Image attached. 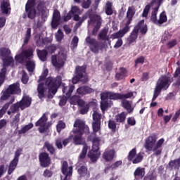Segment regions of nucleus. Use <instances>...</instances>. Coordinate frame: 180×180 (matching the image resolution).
Returning <instances> with one entry per match:
<instances>
[{
    "mask_svg": "<svg viewBox=\"0 0 180 180\" xmlns=\"http://www.w3.org/2000/svg\"><path fill=\"white\" fill-rule=\"evenodd\" d=\"M32 97H30L29 95L24 94L20 101L13 104L11 106L10 110L11 113H16L19 109L23 110V109L30 108V105H32Z\"/></svg>",
    "mask_w": 180,
    "mask_h": 180,
    "instance_id": "8",
    "label": "nucleus"
},
{
    "mask_svg": "<svg viewBox=\"0 0 180 180\" xmlns=\"http://www.w3.org/2000/svg\"><path fill=\"white\" fill-rule=\"evenodd\" d=\"M70 98L71 105H77V103L81 98V97L79 96H77V95L72 96V97H70Z\"/></svg>",
    "mask_w": 180,
    "mask_h": 180,
    "instance_id": "57",
    "label": "nucleus"
},
{
    "mask_svg": "<svg viewBox=\"0 0 180 180\" xmlns=\"http://www.w3.org/2000/svg\"><path fill=\"white\" fill-rule=\"evenodd\" d=\"M98 40H103L104 41H109V37L108 36V30L103 29L98 35Z\"/></svg>",
    "mask_w": 180,
    "mask_h": 180,
    "instance_id": "32",
    "label": "nucleus"
},
{
    "mask_svg": "<svg viewBox=\"0 0 180 180\" xmlns=\"http://www.w3.org/2000/svg\"><path fill=\"white\" fill-rule=\"evenodd\" d=\"M103 158L106 162L113 160V158H115V150H109L105 151L103 154Z\"/></svg>",
    "mask_w": 180,
    "mask_h": 180,
    "instance_id": "23",
    "label": "nucleus"
},
{
    "mask_svg": "<svg viewBox=\"0 0 180 180\" xmlns=\"http://www.w3.org/2000/svg\"><path fill=\"white\" fill-rule=\"evenodd\" d=\"M133 96V92L130 91L125 94H121V100L124 101L126 99H129L130 98H132Z\"/></svg>",
    "mask_w": 180,
    "mask_h": 180,
    "instance_id": "60",
    "label": "nucleus"
},
{
    "mask_svg": "<svg viewBox=\"0 0 180 180\" xmlns=\"http://www.w3.org/2000/svg\"><path fill=\"white\" fill-rule=\"evenodd\" d=\"M74 89H75V86L74 85H70L66 86L63 85V88L62 91H63V93L65 95V96L68 98H71V95L72 92H74Z\"/></svg>",
    "mask_w": 180,
    "mask_h": 180,
    "instance_id": "25",
    "label": "nucleus"
},
{
    "mask_svg": "<svg viewBox=\"0 0 180 180\" xmlns=\"http://www.w3.org/2000/svg\"><path fill=\"white\" fill-rule=\"evenodd\" d=\"M92 150L91 151H93L94 153H98V151H99V143H101V138L95 137L92 140Z\"/></svg>",
    "mask_w": 180,
    "mask_h": 180,
    "instance_id": "29",
    "label": "nucleus"
},
{
    "mask_svg": "<svg viewBox=\"0 0 180 180\" xmlns=\"http://www.w3.org/2000/svg\"><path fill=\"white\" fill-rule=\"evenodd\" d=\"M60 20L55 18H52V21L51 22V26L52 29H57L60 25Z\"/></svg>",
    "mask_w": 180,
    "mask_h": 180,
    "instance_id": "59",
    "label": "nucleus"
},
{
    "mask_svg": "<svg viewBox=\"0 0 180 180\" xmlns=\"http://www.w3.org/2000/svg\"><path fill=\"white\" fill-rule=\"evenodd\" d=\"M134 15H136V7L134 6H129L127 11V21L125 24V26L120 30L118 32L113 33L112 34V39H119V37H123L124 34L129 33L130 32V24L133 21V18H134Z\"/></svg>",
    "mask_w": 180,
    "mask_h": 180,
    "instance_id": "4",
    "label": "nucleus"
},
{
    "mask_svg": "<svg viewBox=\"0 0 180 180\" xmlns=\"http://www.w3.org/2000/svg\"><path fill=\"white\" fill-rule=\"evenodd\" d=\"M167 20H168V18L167 17V13H165V11H162L160 14L158 25H162L167 22Z\"/></svg>",
    "mask_w": 180,
    "mask_h": 180,
    "instance_id": "40",
    "label": "nucleus"
},
{
    "mask_svg": "<svg viewBox=\"0 0 180 180\" xmlns=\"http://www.w3.org/2000/svg\"><path fill=\"white\" fill-rule=\"evenodd\" d=\"M172 37L171 34L169 32H165L162 36L161 39L162 43H165V41L170 40Z\"/></svg>",
    "mask_w": 180,
    "mask_h": 180,
    "instance_id": "58",
    "label": "nucleus"
},
{
    "mask_svg": "<svg viewBox=\"0 0 180 180\" xmlns=\"http://www.w3.org/2000/svg\"><path fill=\"white\" fill-rule=\"evenodd\" d=\"M37 11L34 7H25V12L22 14V19H31L33 20L36 19Z\"/></svg>",
    "mask_w": 180,
    "mask_h": 180,
    "instance_id": "18",
    "label": "nucleus"
},
{
    "mask_svg": "<svg viewBox=\"0 0 180 180\" xmlns=\"http://www.w3.org/2000/svg\"><path fill=\"white\" fill-rule=\"evenodd\" d=\"M143 158L144 157L143 156V155L139 153L134 159H132L131 161L133 164H139L141 162V161H143Z\"/></svg>",
    "mask_w": 180,
    "mask_h": 180,
    "instance_id": "53",
    "label": "nucleus"
},
{
    "mask_svg": "<svg viewBox=\"0 0 180 180\" xmlns=\"http://www.w3.org/2000/svg\"><path fill=\"white\" fill-rule=\"evenodd\" d=\"M22 89H20V84L15 82L8 85L6 89H4L1 92L0 101L4 102L8 101L11 95H20Z\"/></svg>",
    "mask_w": 180,
    "mask_h": 180,
    "instance_id": "5",
    "label": "nucleus"
},
{
    "mask_svg": "<svg viewBox=\"0 0 180 180\" xmlns=\"http://www.w3.org/2000/svg\"><path fill=\"white\" fill-rule=\"evenodd\" d=\"M100 108L102 111V113H105L108 108H109V103L108 101H103L101 102Z\"/></svg>",
    "mask_w": 180,
    "mask_h": 180,
    "instance_id": "48",
    "label": "nucleus"
},
{
    "mask_svg": "<svg viewBox=\"0 0 180 180\" xmlns=\"http://www.w3.org/2000/svg\"><path fill=\"white\" fill-rule=\"evenodd\" d=\"M143 23H144V20H140L134 27L132 32L130 33V35L127 38L128 46H131V44L136 43V40H137V38L139 37V31L140 30Z\"/></svg>",
    "mask_w": 180,
    "mask_h": 180,
    "instance_id": "13",
    "label": "nucleus"
},
{
    "mask_svg": "<svg viewBox=\"0 0 180 180\" xmlns=\"http://www.w3.org/2000/svg\"><path fill=\"white\" fill-rule=\"evenodd\" d=\"M37 92L39 99H43V98H44V92H46V89H44V83L41 82L38 84Z\"/></svg>",
    "mask_w": 180,
    "mask_h": 180,
    "instance_id": "31",
    "label": "nucleus"
},
{
    "mask_svg": "<svg viewBox=\"0 0 180 180\" xmlns=\"http://www.w3.org/2000/svg\"><path fill=\"white\" fill-rule=\"evenodd\" d=\"M57 50V46L54 44H51L46 47V51L48 53H50V54H53V53H56V51Z\"/></svg>",
    "mask_w": 180,
    "mask_h": 180,
    "instance_id": "56",
    "label": "nucleus"
},
{
    "mask_svg": "<svg viewBox=\"0 0 180 180\" xmlns=\"http://www.w3.org/2000/svg\"><path fill=\"white\" fill-rule=\"evenodd\" d=\"M52 65L56 70H61L67 61V55L62 53L57 55H53L51 57Z\"/></svg>",
    "mask_w": 180,
    "mask_h": 180,
    "instance_id": "10",
    "label": "nucleus"
},
{
    "mask_svg": "<svg viewBox=\"0 0 180 180\" xmlns=\"http://www.w3.org/2000/svg\"><path fill=\"white\" fill-rule=\"evenodd\" d=\"M23 149L22 148H19L15 152L14 158L11 161L8 169V175H11V174L18 167V164H19V158L22 155V152Z\"/></svg>",
    "mask_w": 180,
    "mask_h": 180,
    "instance_id": "12",
    "label": "nucleus"
},
{
    "mask_svg": "<svg viewBox=\"0 0 180 180\" xmlns=\"http://www.w3.org/2000/svg\"><path fill=\"white\" fill-rule=\"evenodd\" d=\"M61 172L63 175H65L63 180H67L68 176L72 175V166L68 167V162L63 161L61 165Z\"/></svg>",
    "mask_w": 180,
    "mask_h": 180,
    "instance_id": "17",
    "label": "nucleus"
},
{
    "mask_svg": "<svg viewBox=\"0 0 180 180\" xmlns=\"http://www.w3.org/2000/svg\"><path fill=\"white\" fill-rule=\"evenodd\" d=\"M14 60L12 56L3 58L4 68L0 71V88L5 84L6 79V68L9 67L11 64H13Z\"/></svg>",
    "mask_w": 180,
    "mask_h": 180,
    "instance_id": "11",
    "label": "nucleus"
},
{
    "mask_svg": "<svg viewBox=\"0 0 180 180\" xmlns=\"http://www.w3.org/2000/svg\"><path fill=\"white\" fill-rule=\"evenodd\" d=\"M21 53L24 58H29L30 57H32V56H33V49L24 50Z\"/></svg>",
    "mask_w": 180,
    "mask_h": 180,
    "instance_id": "46",
    "label": "nucleus"
},
{
    "mask_svg": "<svg viewBox=\"0 0 180 180\" xmlns=\"http://www.w3.org/2000/svg\"><path fill=\"white\" fill-rule=\"evenodd\" d=\"M65 129V123L63 120L58 121L56 125V130L58 133H61V130Z\"/></svg>",
    "mask_w": 180,
    "mask_h": 180,
    "instance_id": "47",
    "label": "nucleus"
},
{
    "mask_svg": "<svg viewBox=\"0 0 180 180\" xmlns=\"http://www.w3.org/2000/svg\"><path fill=\"white\" fill-rule=\"evenodd\" d=\"M21 82H22L24 84H26L27 82H29V75H27V73L25 70H22Z\"/></svg>",
    "mask_w": 180,
    "mask_h": 180,
    "instance_id": "52",
    "label": "nucleus"
},
{
    "mask_svg": "<svg viewBox=\"0 0 180 180\" xmlns=\"http://www.w3.org/2000/svg\"><path fill=\"white\" fill-rule=\"evenodd\" d=\"M0 9L3 15H11V3L3 1L1 4Z\"/></svg>",
    "mask_w": 180,
    "mask_h": 180,
    "instance_id": "21",
    "label": "nucleus"
},
{
    "mask_svg": "<svg viewBox=\"0 0 180 180\" xmlns=\"http://www.w3.org/2000/svg\"><path fill=\"white\" fill-rule=\"evenodd\" d=\"M122 106L127 110V113H133L134 112V107L131 106V103L129 100H122Z\"/></svg>",
    "mask_w": 180,
    "mask_h": 180,
    "instance_id": "24",
    "label": "nucleus"
},
{
    "mask_svg": "<svg viewBox=\"0 0 180 180\" xmlns=\"http://www.w3.org/2000/svg\"><path fill=\"white\" fill-rule=\"evenodd\" d=\"M93 92H95V90L88 86H82L77 89V94H78V95H79L80 96H84V95L93 94Z\"/></svg>",
    "mask_w": 180,
    "mask_h": 180,
    "instance_id": "20",
    "label": "nucleus"
},
{
    "mask_svg": "<svg viewBox=\"0 0 180 180\" xmlns=\"http://www.w3.org/2000/svg\"><path fill=\"white\" fill-rule=\"evenodd\" d=\"M55 36L57 41H61L64 39V32L59 29Z\"/></svg>",
    "mask_w": 180,
    "mask_h": 180,
    "instance_id": "54",
    "label": "nucleus"
},
{
    "mask_svg": "<svg viewBox=\"0 0 180 180\" xmlns=\"http://www.w3.org/2000/svg\"><path fill=\"white\" fill-rule=\"evenodd\" d=\"M47 120H49V117L46 115V113H44L39 120L35 122L36 127H39L38 129L39 133L43 134L49 131V129L53 123L51 121L47 122Z\"/></svg>",
    "mask_w": 180,
    "mask_h": 180,
    "instance_id": "9",
    "label": "nucleus"
},
{
    "mask_svg": "<svg viewBox=\"0 0 180 180\" xmlns=\"http://www.w3.org/2000/svg\"><path fill=\"white\" fill-rule=\"evenodd\" d=\"M86 19H88V17L86 15V13H85V15H84L82 18V19H80L75 25V27H76V29H78V27H81V25H82V23H84V21L86 20Z\"/></svg>",
    "mask_w": 180,
    "mask_h": 180,
    "instance_id": "51",
    "label": "nucleus"
},
{
    "mask_svg": "<svg viewBox=\"0 0 180 180\" xmlns=\"http://www.w3.org/2000/svg\"><path fill=\"white\" fill-rule=\"evenodd\" d=\"M44 147L46 148L51 155H56V148H54L53 144L50 143L49 141H46L44 144Z\"/></svg>",
    "mask_w": 180,
    "mask_h": 180,
    "instance_id": "30",
    "label": "nucleus"
},
{
    "mask_svg": "<svg viewBox=\"0 0 180 180\" xmlns=\"http://www.w3.org/2000/svg\"><path fill=\"white\" fill-rule=\"evenodd\" d=\"M32 37V28H27L25 34V37L24 39V44H27L30 38Z\"/></svg>",
    "mask_w": 180,
    "mask_h": 180,
    "instance_id": "43",
    "label": "nucleus"
},
{
    "mask_svg": "<svg viewBox=\"0 0 180 180\" xmlns=\"http://www.w3.org/2000/svg\"><path fill=\"white\" fill-rule=\"evenodd\" d=\"M31 129H33V123H30L22 127L21 129L18 131V134H25V133H27V131H29V130Z\"/></svg>",
    "mask_w": 180,
    "mask_h": 180,
    "instance_id": "39",
    "label": "nucleus"
},
{
    "mask_svg": "<svg viewBox=\"0 0 180 180\" xmlns=\"http://www.w3.org/2000/svg\"><path fill=\"white\" fill-rule=\"evenodd\" d=\"M158 137L157 134H152L145 141V148L147 151H153L154 155L158 157L162 154V145L165 142V139L162 138L158 141Z\"/></svg>",
    "mask_w": 180,
    "mask_h": 180,
    "instance_id": "2",
    "label": "nucleus"
},
{
    "mask_svg": "<svg viewBox=\"0 0 180 180\" xmlns=\"http://www.w3.org/2000/svg\"><path fill=\"white\" fill-rule=\"evenodd\" d=\"M109 99L110 101H119L122 100L120 93H115L113 91H110Z\"/></svg>",
    "mask_w": 180,
    "mask_h": 180,
    "instance_id": "41",
    "label": "nucleus"
},
{
    "mask_svg": "<svg viewBox=\"0 0 180 180\" xmlns=\"http://www.w3.org/2000/svg\"><path fill=\"white\" fill-rule=\"evenodd\" d=\"M62 82L63 79L61 76H57L56 77H49L45 80V86L47 87L49 92L56 95L58 88L61 86Z\"/></svg>",
    "mask_w": 180,
    "mask_h": 180,
    "instance_id": "6",
    "label": "nucleus"
},
{
    "mask_svg": "<svg viewBox=\"0 0 180 180\" xmlns=\"http://www.w3.org/2000/svg\"><path fill=\"white\" fill-rule=\"evenodd\" d=\"M176 44H178V40L176 39H174L169 41V42H167L166 46L167 49H174V47H175Z\"/></svg>",
    "mask_w": 180,
    "mask_h": 180,
    "instance_id": "50",
    "label": "nucleus"
},
{
    "mask_svg": "<svg viewBox=\"0 0 180 180\" xmlns=\"http://www.w3.org/2000/svg\"><path fill=\"white\" fill-rule=\"evenodd\" d=\"M36 67V63L34 60H28L26 63V68L29 72H33Z\"/></svg>",
    "mask_w": 180,
    "mask_h": 180,
    "instance_id": "42",
    "label": "nucleus"
},
{
    "mask_svg": "<svg viewBox=\"0 0 180 180\" xmlns=\"http://www.w3.org/2000/svg\"><path fill=\"white\" fill-rule=\"evenodd\" d=\"M100 155H101V154H99L96 152H93V151H90L88 153V157L92 161V162H96V161H98V159L99 158Z\"/></svg>",
    "mask_w": 180,
    "mask_h": 180,
    "instance_id": "38",
    "label": "nucleus"
},
{
    "mask_svg": "<svg viewBox=\"0 0 180 180\" xmlns=\"http://www.w3.org/2000/svg\"><path fill=\"white\" fill-rule=\"evenodd\" d=\"M108 129L111 130L112 133H116V130H117V124L116 123V121L110 119L108 120Z\"/></svg>",
    "mask_w": 180,
    "mask_h": 180,
    "instance_id": "34",
    "label": "nucleus"
},
{
    "mask_svg": "<svg viewBox=\"0 0 180 180\" xmlns=\"http://www.w3.org/2000/svg\"><path fill=\"white\" fill-rule=\"evenodd\" d=\"M126 112L124 111L122 112L121 113L117 114L115 115V122L117 123V124H124V122H126V117H127Z\"/></svg>",
    "mask_w": 180,
    "mask_h": 180,
    "instance_id": "27",
    "label": "nucleus"
},
{
    "mask_svg": "<svg viewBox=\"0 0 180 180\" xmlns=\"http://www.w3.org/2000/svg\"><path fill=\"white\" fill-rule=\"evenodd\" d=\"M85 40L86 43L89 44L91 51L94 53V54H98V53H99L100 47L99 41H96V39L91 38V37H87Z\"/></svg>",
    "mask_w": 180,
    "mask_h": 180,
    "instance_id": "16",
    "label": "nucleus"
},
{
    "mask_svg": "<svg viewBox=\"0 0 180 180\" xmlns=\"http://www.w3.org/2000/svg\"><path fill=\"white\" fill-rule=\"evenodd\" d=\"M74 127L79 128V130H86L88 126H85V123L81 121V120H77L74 123Z\"/></svg>",
    "mask_w": 180,
    "mask_h": 180,
    "instance_id": "35",
    "label": "nucleus"
},
{
    "mask_svg": "<svg viewBox=\"0 0 180 180\" xmlns=\"http://www.w3.org/2000/svg\"><path fill=\"white\" fill-rule=\"evenodd\" d=\"M101 119H102V114L94 109L93 112L92 129L95 136L101 130Z\"/></svg>",
    "mask_w": 180,
    "mask_h": 180,
    "instance_id": "14",
    "label": "nucleus"
},
{
    "mask_svg": "<svg viewBox=\"0 0 180 180\" xmlns=\"http://www.w3.org/2000/svg\"><path fill=\"white\" fill-rule=\"evenodd\" d=\"M13 102H15V97H13L10 101L8 103H5L2 108L1 110H4L5 113H6V110H8V109H9V106H11V105H12V103H13Z\"/></svg>",
    "mask_w": 180,
    "mask_h": 180,
    "instance_id": "49",
    "label": "nucleus"
},
{
    "mask_svg": "<svg viewBox=\"0 0 180 180\" xmlns=\"http://www.w3.org/2000/svg\"><path fill=\"white\" fill-rule=\"evenodd\" d=\"M75 75L72 79V84H78L79 82L83 84L88 82V75H86V65L76 66L75 70Z\"/></svg>",
    "mask_w": 180,
    "mask_h": 180,
    "instance_id": "7",
    "label": "nucleus"
},
{
    "mask_svg": "<svg viewBox=\"0 0 180 180\" xmlns=\"http://www.w3.org/2000/svg\"><path fill=\"white\" fill-rule=\"evenodd\" d=\"M136 154H137V149L134 148L131 150H130L128 154V156H127L128 161H132L136 157Z\"/></svg>",
    "mask_w": 180,
    "mask_h": 180,
    "instance_id": "44",
    "label": "nucleus"
},
{
    "mask_svg": "<svg viewBox=\"0 0 180 180\" xmlns=\"http://www.w3.org/2000/svg\"><path fill=\"white\" fill-rule=\"evenodd\" d=\"M105 13L108 16L113 15V4L110 1H107L105 6Z\"/></svg>",
    "mask_w": 180,
    "mask_h": 180,
    "instance_id": "28",
    "label": "nucleus"
},
{
    "mask_svg": "<svg viewBox=\"0 0 180 180\" xmlns=\"http://www.w3.org/2000/svg\"><path fill=\"white\" fill-rule=\"evenodd\" d=\"M75 134L73 137V144L75 146H83L82 150L78 156V161L81 162L86 158L88 153V144L84 141V133H89V127H86V129H75L73 131Z\"/></svg>",
    "mask_w": 180,
    "mask_h": 180,
    "instance_id": "1",
    "label": "nucleus"
},
{
    "mask_svg": "<svg viewBox=\"0 0 180 180\" xmlns=\"http://www.w3.org/2000/svg\"><path fill=\"white\" fill-rule=\"evenodd\" d=\"M78 172L80 176H86V174H88V168L86 166H82L78 169Z\"/></svg>",
    "mask_w": 180,
    "mask_h": 180,
    "instance_id": "45",
    "label": "nucleus"
},
{
    "mask_svg": "<svg viewBox=\"0 0 180 180\" xmlns=\"http://www.w3.org/2000/svg\"><path fill=\"white\" fill-rule=\"evenodd\" d=\"M0 56L3 58L11 57V49L8 48H1L0 49Z\"/></svg>",
    "mask_w": 180,
    "mask_h": 180,
    "instance_id": "37",
    "label": "nucleus"
},
{
    "mask_svg": "<svg viewBox=\"0 0 180 180\" xmlns=\"http://www.w3.org/2000/svg\"><path fill=\"white\" fill-rule=\"evenodd\" d=\"M172 82H174V77H171V74L161 75L156 82L152 102H154L160 96L162 91H167L171 86Z\"/></svg>",
    "mask_w": 180,
    "mask_h": 180,
    "instance_id": "3",
    "label": "nucleus"
},
{
    "mask_svg": "<svg viewBox=\"0 0 180 180\" xmlns=\"http://www.w3.org/2000/svg\"><path fill=\"white\" fill-rule=\"evenodd\" d=\"M39 160L40 167L42 168H47L51 165V158H50V155L46 152L39 153Z\"/></svg>",
    "mask_w": 180,
    "mask_h": 180,
    "instance_id": "15",
    "label": "nucleus"
},
{
    "mask_svg": "<svg viewBox=\"0 0 180 180\" xmlns=\"http://www.w3.org/2000/svg\"><path fill=\"white\" fill-rule=\"evenodd\" d=\"M89 112V103L86 104L84 106L81 107L79 112L81 115H86Z\"/></svg>",
    "mask_w": 180,
    "mask_h": 180,
    "instance_id": "55",
    "label": "nucleus"
},
{
    "mask_svg": "<svg viewBox=\"0 0 180 180\" xmlns=\"http://www.w3.org/2000/svg\"><path fill=\"white\" fill-rule=\"evenodd\" d=\"M36 6V0H28L25 4V8H34Z\"/></svg>",
    "mask_w": 180,
    "mask_h": 180,
    "instance_id": "63",
    "label": "nucleus"
},
{
    "mask_svg": "<svg viewBox=\"0 0 180 180\" xmlns=\"http://www.w3.org/2000/svg\"><path fill=\"white\" fill-rule=\"evenodd\" d=\"M55 146L58 150H63V139L61 138L56 139L55 141Z\"/></svg>",
    "mask_w": 180,
    "mask_h": 180,
    "instance_id": "61",
    "label": "nucleus"
},
{
    "mask_svg": "<svg viewBox=\"0 0 180 180\" xmlns=\"http://www.w3.org/2000/svg\"><path fill=\"white\" fill-rule=\"evenodd\" d=\"M158 13V8H154L151 13L150 22L154 25H158V20L157 19V14Z\"/></svg>",
    "mask_w": 180,
    "mask_h": 180,
    "instance_id": "33",
    "label": "nucleus"
},
{
    "mask_svg": "<svg viewBox=\"0 0 180 180\" xmlns=\"http://www.w3.org/2000/svg\"><path fill=\"white\" fill-rule=\"evenodd\" d=\"M169 168H176V169H179L180 168V158L178 159H176L174 160H171L168 164Z\"/></svg>",
    "mask_w": 180,
    "mask_h": 180,
    "instance_id": "36",
    "label": "nucleus"
},
{
    "mask_svg": "<svg viewBox=\"0 0 180 180\" xmlns=\"http://www.w3.org/2000/svg\"><path fill=\"white\" fill-rule=\"evenodd\" d=\"M145 175H146V168L144 167H138L134 172V176L135 179H143Z\"/></svg>",
    "mask_w": 180,
    "mask_h": 180,
    "instance_id": "22",
    "label": "nucleus"
},
{
    "mask_svg": "<svg viewBox=\"0 0 180 180\" xmlns=\"http://www.w3.org/2000/svg\"><path fill=\"white\" fill-rule=\"evenodd\" d=\"M86 14L87 18L90 19V22H96V25L102 26V17L98 14H94L92 9L89 10Z\"/></svg>",
    "mask_w": 180,
    "mask_h": 180,
    "instance_id": "19",
    "label": "nucleus"
},
{
    "mask_svg": "<svg viewBox=\"0 0 180 180\" xmlns=\"http://www.w3.org/2000/svg\"><path fill=\"white\" fill-rule=\"evenodd\" d=\"M122 164H123L122 160L116 161L112 165H110V168L111 169H117V168H119Z\"/></svg>",
    "mask_w": 180,
    "mask_h": 180,
    "instance_id": "62",
    "label": "nucleus"
},
{
    "mask_svg": "<svg viewBox=\"0 0 180 180\" xmlns=\"http://www.w3.org/2000/svg\"><path fill=\"white\" fill-rule=\"evenodd\" d=\"M172 86L176 88V91H179V89H180V75L177 77L176 82H174L173 83Z\"/></svg>",
    "mask_w": 180,
    "mask_h": 180,
    "instance_id": "64",
    "label": "nucleus"
},
{
    "mask_svg": "<svg viewBox=\"0 0 180 180\" xmlns=\"http://www.w3.org/2000/svg\"><path fill=\"white\" fill-rule=\"evenodd\" d=\"M37 54L41 61H47V56H49V51H47V50L37 49Z\"/></svg>",
    "mask_w": 180,
    "mask_h": 180,
    "instance_id": "26",
    "label": "nucleus"
}]
</instances>
